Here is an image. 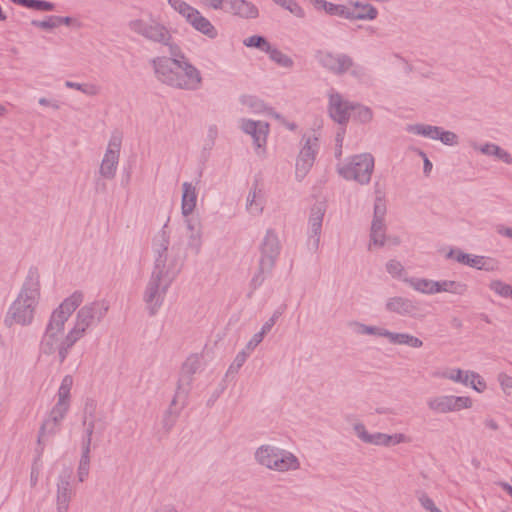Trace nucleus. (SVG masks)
Returning a JSON list of instances; mask_svg holds the SVG:
<instances>
[{
    "label": "nucleus",
    "mask_w": 512,
    "mask_h": 512,
    "mask_svg": "<svg viewBox=\"0 0 512 512\" xmlns=\"http://www.w3.org/2000/svg\"><path fill=\"white\" fill-rule=\"evenodd\" d=\"M83 302V292L75 291L52 311L40 343L44 354H56L63 362L71 348L108 313L109 303L104 299Z\"/></svg>",
    "instance_id": "nucleus-1"
},
{
    "label": "nucleus",
    "mask_w": 512,
    "mask_h": 512,
    "mask_svg": "<svg viewBox=\"0 0 512 512\" xmlns=\"http://www.w3.org/2000/svg\"><path fill=\"white\" fill-rule=\"evenodd\" d=\"M41 299V275L37 269L31 268L5 313L4 325L8 328L31 326L36 319Z\"/></svg>",
    "instance_id": "nucleus-2"
},
{
    "label": "nucleus",
    "mask_w": 512,
    "mask_h": 512,
    "mask_svg": "<svg viewBox=\"0 0 512 512\" xmlns=\"http://www.w3.org/2000/svg\"><path fill=\"white\" fill-rule=\"evenodd\" d=\"M152 65L157 79L166 85L188 91L201 87V72L183 55L179 58L157 57Z\"/></svg>",
    "instance_id": "nucleus-3"
},
{
    "label": "nucleus",
    "mask_w": 512,
    "mask_h": 512,
    "mask_svg": "<svg viewBox=\"0 0 512 512\" xmlns=\"http://www.w3.org/2000/svg\"><path fill=\"white\" fill-rule=\"evenodd\" d=\"M154 262L150 276L172 284L184 265L179 247L170 246L169 236L162 232L153 242Z\"/></svg>",
    "instance_id": "nucleus-4"
},
{
    "label": "nucleus",
    "mask_w": 512,
    "mask_h": 512,
    "mask_svg": "<svg viewBox=\"0 0 512 512\" xmlns=\"http://www.w3.org/2000/svg\"><path fill=\"white\" fill-rule=\"evenodd\" d=\"M253 457L258 466L271 472L293 473L302 468V462L295 453L271 443L259 445Z\"/></svg>",
    "instance_id": "nucleus-5"
},
{
    "label": "nucleus",
    "mask_w": 512,
    "mask_h": 512,
    "mask_svg": "<svg viewBox=\"0 0 512 512\" xmlns=\"http://www.w3.org/2000/svg\"><path fill=\"white\" fill-rule=\"evenodd\" d=\"M387 206L382 196H377L374 201L373 218L369 232L368 249L370 251L383 247H397L401 244L398 235L387 234L385 217Z\"/></svg>",
    "instance_id": "nucleus-6"
},
{
    "label": "nucleus",
    "mask_w": 512,
    "mask_h": 512,
    "mask_svg": "<svg viewBox=\"0 0 512 512\" xmlns=\"http://www.w3.org/2000/svg\"><path fill=\"white\" fill-rule=\"evenodd\" d=\"M169 7L177 13L194 31L209 40L219 36V30L198 8L186 0H167Z\"/></svg>",
    "instance_id": "nucleus-7"
},
{
    "label": "nucleus",
    "mask_w": 512,
    "mask_h": 512,
    "mask_svg": "<svg viewBox=\"0 0 512 512\" xmlns=\"http://www.w3.org/2000/svg\"><path fill=\"white\" fill-rule=\"evenodd\" d=\"M131 32L149 41L168 44L171 40L169 29L152 13H145L128 23Z\"/></svg>",
    "instance_id": "nucleus-8"
},
{
    "label": "nucleus",
    "mask_w": 512,
    "mask_h": 512,
    "mask_svg": "<svg viewBox=\"0 0 512 512\" xmlns=\"http://www.w3.org/2000/svg\"><path fill=\"white\" fill-rule=\"evenodd\" d=\"M375 160L370 153L353 155L345 163L337 166L338 174L346 180H353L361 185L370 182Z\"/></svg>",
    "instance_id": "nucleus-9"
},
{
    "label": "nucleus",
    "mask_w": 512,
    "mask_h": 512,
    "mask_svg": "<svg viewBox=\"0 0 512 512\" xmlns=\"http://www.w3.org/2000/svg\"><path fill=\"white\" fill-rule=\"evenodd\" d=\"M352 429L355 436L362 443L368 445L391 448L398 445L410 444L412 442V438L403 432H396L393 434L369 432L365 424L360 421L354 423Z\"/></svg>",
    "instance_id": "nucleus-10"
},
{
    "label": "nucleus",
    "mask_w": 512,
    "mask_h": 512,
    "mask_svg": "<svg viewBox=\"0 0 512 512\" xmlns=\"http://www.w3.org/2000/svg\"><path fill=\"white\" fill-rule=\"evenodd\" d=\"M426 405L434 414H449L472 409L474 401L467 395L438 394L429 397Z\"/></svg>",
    "instance_id": "nucleus-11"
},
{
    "label": "nucleus",
    "mask_w": 512,
    "mask_h": 512,
    "mask_svg": "<svg viewBox=\"0 0 512 512\" xmlns=\"http://www.w3.org/2000/svg\"><path fill=\"white\" fill-rule=\"evenodd\" d=\"M172 284L149 276L142 293V301L149 315H156L164 304L166 294Z\"/></svg>",
    "instance_id": "nucleus-12"
},
{
    "label": "nucleus",
    "mask_w": 512,
    "mask_h": 512,
    "mask_svg": "<svg viewBox=\"0 0 512 512\" xmlns=\"http://www.w3.org/2000/svg\"><path fill=\"white\" fill-rule=\"evenodd\" d=\"M438 376L453 383L468 386L477 393L485 392L488 387L483 376L473 370H464L457 367L446 368Z\"/></svg>",
    "instance_id": "nucleus-13"
},
{
    "label": "nucleus",
    "mask_w": 512,
    "mask_h": 512,
    "mask_svg": "<svg viewBox=\"0 0 512 512\" xmlns=\"http://www.w3.org/2000/svg\"><path fill=\"white\" fill-rule=\"evenodd\" d=\"M327 98V112L329 117L339 125H347L352 115L354 102L345 98L335 89L328 91Z\"/></svg>",
    "instance_id": "nucleus-14"
},
{
    "label": "nucleus",
    "mask_w": 512,
    "mask_h": 512,
    "mask_svg": "<svg viewBox=\"0 0 512 512\" xmlns=\"http://www.w3.org/2000/svg\"><path fill=\"white\" fill-rule=\"evenodd\" d=\"M445 257L468 267L487 272L496 271L499 267L498 261L492 257L465 253L460 249H450Z\"/></svg>",
    "instance_id": "nucleus-15"
},
{
    "label": "nucleus",
    "mask_w": 512,
    "mask_h": 512,
    "mask_svg": "<svg viewBox=\"0 0 512 512\" xmlns=\"http://www.w3.org/2000/svg\"><path fill=\"white\" fill-rule=\"evenodd\" d=\"M121 145L122 136L119 133L113 134L99 167L101 177L108 180L115 177L119 164Z\"/></svg>",
    "instance_id": "nucleus-16"
},
{
    "label": "nucleus",
    "mask_w": 512,
    "mask_h": 512,
    "mask_svg": "<svg viewBox=\"0 0 512 512\" xmlns=\"http://www.w3.org/2000/svg\"><path fill=\"white\" fill-rule=\"evenodd\" d=\"M208 8L212 10H225L243 19H255L259 16L258 7L248 0H213L209 3Z\"/></svg>",
    "instance_id": "nucleus-17"
},
{
    "label": "nucleus",
    "mask_w": 512,
    "mask_h": 512,
    "mask_svg": "<svg viewBox=\"0 0 512 512\" xmlns=\"http://www.w3.org/2000/svg\"><path fill=\"white\" fill-rule=\"evenodd\" d=\"M280 241L273 230H267L260 246V271L269 273L273 269L280 254Z\"/></svg>",
    "instance_id": "nucleus-18"
},
{
    "label": "nucleus",
    "mask_w": 512,
    "mask_h": 512,
    "mask_svg": "<svg viewBox=\"0 0 512 512\" xmlns=\"http://www.w3.org/2000/svg\"><path fill=\"white\" fill-rule=\"evenodd\" d=\"M185 227V248L198 255L204 244V231L202 222L192 216L183 217Z\"/></svg>",
    "instance_id": "nucleus-19"
},
{
    "label": "nucleus",
    "mask_w": 512,
    "mask_h": 512,
    "mask_svg": "<svg viewBox=\"0 0 512 512\" xmlns=\"http://www.w3.org/2000/svg\"><path fill=\"white\" fill-rule=\"evenodd\" d=\"M75 492L71 483L70 471L60 475L56 482L55 509L56 512H69L70 503Z\"/></svg>",
    "instance_id": "nucleus-20"
},
{
    "label": "nucleus",
    "mask_w": 512,
    "mask_h": 512,
    "mask_svg": "<svg viewBox=\"0 0 512 512\" xmlns=\"http://www.w3.org/2000/svg\"><path fill=\"white\" fill-rule=\"evenodd\" d=\"M324 215L325 209L323 206L316 205L311 208L308 218L307 244L313 250H317L320 245Z\"/></svg>",
    "instance_id": "nucleus-21"
},
{
    "label": "nucleus",
    "mask_w": 512,
    "mask_h": 512,
    "mask_svg": "<svg viewBox=\"0 0 512 512\" xmlns=\"http://www.w3.org/2000/svg\"><path fill=\"white\" fill-rule=\"evenodd\" d=\"M265 207V189L262 184L254 182L245 199V210L252 217H260L264 213Z\"/></svg>",
    "instance_id": "nucleus-22"
},
{
    "label": "nucleus",
    "mask_w": 512,
    "mask_h": 512,
    "mask_svg": "<svg viewBox=\"0 0 512 512\" xmlns=\"http://www.w3.org/2000/svg\"><path fill=\"white\" fill-rule=\"evenodd\" d=\"M317 57L324 68L336 74L345 73L352 66L351 59L344 54L320 51Z\"/></svg>",
    "instance_id": "nucleus-23"
},
{
    "label": "nucleus",
    "mask_w": 512,
    "mask_h": 512,
    "mask_svg": "<svg viewBox=\"0 0 512 512\" xmlns=\"http://www.w3.org/2000/svg\"><path fill=\"white\" fill-rule=\"evenodd\" d=\"M68 411L69 408L60 404H54L49 413V417L44 421L40 429L38 437L39 442H42L46 435H53L58 431L60 423L64 420Z\"/></svg>",
    "instance_id": "nucleus-24"
},
{
    "label": "nucleus",
    "mask_w": 512,
    "mask_h": 512,
    "mask_svg": "<svg viewBox=\"0 0 512 512\" xmlns=\"http://www.w3.org/2000/svg\"><path fill=\"white\" fill-rule=\"evenodd\" d=\"M385 311L403 317H415L417 314L416 304L404 296L388 297L384 304Z\"/></svg>",
    "instance_id": "nucleus-25"
},
{
    "label": "nucleus",
    "mask_w": 512,
    "mask_h": 512,
    "mask_svg": "<svg viewBox=\"0 0 512 512\" xmlns=\"http://www.w3.org/2000/svg\"><path fill=\"white\" fill-rule=\"evenodd\" d=\"M198 186L196 183L185 181L181 184V215L192 216L198 204Z\"/></svg>",
    "instance_id": "nucleus-26"
},
{
    "label": "nucleus",
    "mask_w": 512,
    "mask_h": 512,
    "mask_svg": "<svg viewBox=\"0 0 512 512\" xmlns=\"http://www.w3.org/2000/svg\"><path fill=\"white\" fill-rule=\"evenodd\" d=\"M383 339L391 345L408 346L413 349H420L423 347V341L407 332L391 331L385 327Z\"/></svg>",
    "instance_id": "nucleus-27"
},
{
    "label": "nucleus",
    "mask_w": 512,
    "mask_h": 512,
    "mask_svg": "<svg viewBox=\"0 0 512 512\" xmlns=\"http://www.w3.org/2000/svg\"><path fill=\"white\" fill-rule=\"evenodd\" d=\"M203 366V356L201 354L189 355L181 366L179 376V387L181 385H189L194 374L199 372Z\"/></svg>",
    "instance_id": "nucleus-28"
},
{
    "label": "nucleus",
    "mask_w": 512,
    "mask_h": 512,
    "mask_svg": "<svg viewBox=\"0 0 512 512\" xmlns=\"http://www.w3.org/2000/svg\"><path fill=\"white\" fill-rule=\"evenodd\" d=\"M346 9V19L349 20H374L378 15L374 6L359 1L346 5Z\"/></svg>",
    "instance_id": "nucleus-29"
},
{
    "label": "nucleus",
    "mask_w": 512,
    "mask_h": 512,
    "mask_svg": "<svg viewBox=\"0 0 512 512\" xmlns=\"http://www.w3.org/2000/svg\"><path fill=\"white\" fill-rule=\"evenodd\" d=\"M98 421L97 403L92 399H87L83 406L82 422L86 433V439L92 441V434L96 429Z\"/></svg>",
    "instance_id": "nucleus-30"
},
{
    "label": "nucleus",
    "mask_w": 512,
    "mask_h": 512,
    "mask_svg": "<svg viewBox=\"0 0 512 512\" xmlns=\"http://www.w3.org/2000/svg\"><path fill=\"white\" fill-rule=\"evenodd\" d=\"M437 294H449L452 296L463 297L468 293V285L456 279H438Z\"/></svg>",
    "instance_id": "nucleus-31"
},
{
    "label": "nucleus",
    "mask_w": 512,
    "mask_h": 512,
    "mask_svg": "<svg viewBox=\"0 0 512 512\" xmlns=\"http://www.w3.org/2000/svg\"><path fill=\"white\" fill-rule=\"evenodd\" d=\"M406 284L415 292L433 296L437 295V280L426 277H411L406 280Z\"/></svg>",
    "instance_id": "nucleus-32"
},
{
    "label": "nucleus",
    "mask_w": 512,
    "mask_h": 512,
    "mask_svg": "<svg viewBox=\"0 0 512 512\" xmlns=\"http://www.w3.org/2000/svg\"><path fill=\"white\" fill-rule=\"evenodd\" d=\"M267 116L269 118V121L246 120L244 122L245 128H268L271 125L286 126L288 128H294V126L291 125L281 114H279L271 109H267Z\"/></svg>",
    "instance_id": "nucleus-33"
},
{
    "label": "nucleus",
    "mask_w": 512,
    "mask_h": 512,
    "mask_svg": "<svg viewBox=\"0 0 512 512\" xmlns=\"http://www.w3.org/2000/svg\"><path fill=\"white\" fill-rule=\"evenodd\" d=\"M473 147L482 154L492 156L505 164L512 163V156L510 153L494 143L474 144Z\"/></svg>",
    "instance_id": "nucleus-34"
},
{
    "label": "nucleus",
    "mask_w": 512,
    "mask_h": 512,
    "mask_svg": "<svg viewBox=\"0 0 512 512\" xmlns=\"http://www.w3.org/2000/svg\"><path fill=\"white\" fill-rule=\"evenodd\" d=\"M315 159L313 154L299 152L295 163V178L297 181L301 182L307 177L314 165Z\"/></svg>",
    "instance_id": "nucleus-35"
},
{
    "label": "nucleus",
    "mask_w": 512,
    "mask_h": 512,
    "mask_svg": "<svg viewBox=\"0 0 512 512\" xmlns=\"http://www.w3.org/2000/svg\"><path fill=\"white\" fill-rule=\"evenodd\" d=\"M349 328L351 331L358 336H373L376 338L383 339L384 334V326H377V325H368L361 321H350L348 323Z\"/></svg>",
    "instance_id": "nucleus-36"
},
{
    "label": "nucleus",
    "mask_w": 512,
    "mask_h": 512,
    "mask_svg": "<svg viewBox=\"0 0 512 512\" xmlns=\"http://www.w3.org/2000/svg\"><path fill=\"white\" fill-rule=\"evenodd\" d=\"M417 132L426 138L439 140L444 145L453 146L458 143V136L451 130H417Z\"/></svg>",
    "instance_id": "nucleus-37"
},
{
    "label": "nucleus",
    "mask_w": 512,
    "mask_h": 512,
    "mask_svg": "<svg viewBox=\"0 0 512 512\" xmlns=\"http://www.w3.org/2000/svg\"><path fill=\"white\" fill-rule=\"evenodd\" d=\"M73 378L70 375H66L58 388L56 393V404L63 405L70 409L71 406V390L73 387Z\"/></svg>",
    "instance_id": "nucleus-38"
},
{
    "label": "nucleus",
    "mask_w": 512,
    "mask_h": 512,
    "mask_svg": "<svg viewBox=\"0 0 512 512\" xmlns=\"http://www.w3.org/2000/svg\"><path fill=\"white\" fill-rule=\"evenodd\" d=\"M73 378L70 375H66L58 388L56 393V404L63 405L70 409L71 406V390L73 387Z\"/></svg>",
    "instance_id": "nucleus-39"
},
{
    "label": "nucleus",
    "mask_w": 512,
    "mask_h": 512,
    "mask_svg": "<svg viewBox=\"0 0 512 512\" xmlns=\"http://www.w3.org/2000/svg\"><path fill=\"white\" fill-rule=\"evenodd\" d=\"M317 11H324L332 16H339L346 19V5L334 4L326 0H309Z\"/></svg>",
    "instance_id": "nucleus-40"
},
{
    "label": "nucleus",
    "mask_w": 512,
    "mask_h": 512,
    "mask_svg": "<svg viewBox=\"0 0 512 512\" xmlns=\"http://www.w3.org/2000/svg\"><path fill=\"white\" fill-rule=\"evenodd\" d=\"M90 440H85L82 446V455L77 468V478L79 482H84L90 471Z\"/></svg>",
    "instance_id": "nucleus-41"
},
{
    "label": "nucleus",
    "mask_w": 512,
    "mask_h": 512,
    "mask_svg": "<svg viewBox=\"0 0 512 512\" xmlns=\"http://www.w3.org/2000/svg\"><path fill=\"white\" fill-rule=\"evenodd\" d=\"M238 102L242 108L252 113H260L266 110L264 101L256 95L242 94L239 96Z\"/></svg>",
    "instance_id": "nucleus-42"
},
{
    "label": "nucleus",
    "mask_w": 512,
    "mask_h": 512,
    "mask_svg": "<svg viewBox=\"0 0 512 512\" xmlns=\"http://www.w3.org/2000/svg\"><path fill=\"white\" fill-rule=\"evenodd\" d=\"M372 119V111L360 103L354 102L350 120L356 125H366Z\"/></svg>",
    "instance_id": "nucleus-43"
},
{
    "label": "nucleus",
    "mask_w": 512,
    "mask_h": 512,
    "mask_svg": "<svg viewBox=\"0 0 512 512\" xmlns=\"http://www.w3.org/2000/svg\"><path fill=\"white\" fill-rule=\"evenodd\" d=\"M386 272L393 278L400 280L406 284L407 279H411L408 276V273L404 267V265L396 259H390L385 264Z\"/></svg>",
    "instance_id": "nucleus-44"
},
{
    "label": "nucleus",
    "mask_w": 512,
    "mask_h": 512,
    "mask_svg": "<svg viewBox=\"0 0 512 512\" xmlns=\"http://www.w3.org/2000/svg\"><path fill=\"white\" fill-rule=\"evenodd\" d=\"M249 140L252 141L257 154H263L267 143V130H244Z\"/></svg>",
    "instance_id": "nucleus-45"
},
{
    "label": "nucleus",
    "mask_w": 512,
    "mask_h": 512,
    "mask_svg": "<svg viewBox=\"0 0 512 512\" xmlns=\"http://www.w3.org/2000/svg\"><path fill=\"white\" fill-rule=\"evenodd\" d=\"M302 141L303 144L300 151L307 154H313L316 158V154L319 149V135L316 133V130H312L309 133L304 134Z\"/></svg>",
    "instance_id": "nucleus-46"
},
{
    "label": "nucleus",
    "mask_w": 512,
    "mask_h": 512,
    "mask_svg": "<svg viewBox=\"0 0 512 512\" xmlns=\"http://www.w3.org/2000/svg\"><path fill=\"white\" fill-rule=\"evenodd\" d=\"M268 56L271 61H273L274 63H276L278 66H280L282 68L290 69L294 65L292 58L290 56H288L287 54H285L284 52H282L281 50H279L274 45L268 52Z\"/></svg>",
    "instance_id": "nucleus-47"
},
{
    "label": "nucleus",
    "mask_w": 512,
    "mask_h": 512,
    "mask_svg": "<svg viewBox=\"0 0 512 512\" xmlns=\"http://www.w3.org/2000/svg\"><path fill=\"white\" fill-rule=\"evenodd\" d=\"M243 45L249 48H257L268 54L272 48V44L264 37L252 35L243 40Z\"/></svg>",
    "instance_id": "nucleus-48"
},
{
    "label": "nucleus",
    "mask_w": 512,
    "mask_h": 512,
    "mask_svg": "<svg viewBox=\"0 0 512 512\" xmlns=\"http://www.w3.org/2000/svg\"><path fill=\"white\" fill-rule=\"evenodd\" d=\"M14 4H18L30 9L38 10V11H52L54 9V4L47 1L42 0H10Z\"/></svg>",
    "instance_id": "nucleus-49"
},
{
    "label": "nucleus",
    "mask_w": 512,
    "mask_h": 512,
    "mask_svg": "<svg viewBox=\"0 0 512 512\" xmlns=\"http://www.w3.org/2000/svg\"><path fill=\"white\" fill-rule=\"evenodd\" d=\"M489 289L502 298H510L512 286L500 279H493L488 284Z\"/></svg>",
    "instance_id": "nucleus-50"
},
{
    "label": "nucleus",
    "mask_w": 512,
    "mask_h": 512,
    "mask_svg": "<svg viewBox=\"0 0 512 512\" xmlns=\"http://www.w3.org/2000/svg\"><path fill=\"white\" fill-rule=\"evenodd\" d=\"M274 2L297 18L305 17L304 9L295 0H274Z\"/></svg>",
    "instance_id": "nucleus-51"
},
{
    "label": "nucleus",
    "mask_w": 512,
    "mask_h": 512,
    "mask_svg": "<svg viewBox=\"0 0 512 512\" xmlns=\"http://www.w3.org/2000/svg\"><path fill=\"white\" fill-rule=\"evenodd\" d=\"M497 382L501 392L506 397H510L512 395V375L506 372H500L497 374Z\"/></svg>",
    "instance_id": "nucleus-52"
},
{
    "label": "nucleus",
    "mask_w": 512,
    "mask_h": 512,
    "mask_svg": "<svg viewBox=\"0 0 512 512\" xmlns=\"http://www.w3.org/2000/svg\"><path fill=\"white\" fill-rule=\"evenodd\" d=\"M80 92L88 97H95L101 93V86L93 82H83L80 85Z\"/></svg>",
    "instance_id": "nucleus-53"
},
{
    "label": "nucleus",
    "mask_w": 512,
    "mask_h": 512,
    "mask_svg": "<svg viewBox=\"0 0 512 512\" xmlns=\"http://www.w3.org/2000/svg\"><path fill=\"white\" fill-rule=\"evenodd\" d=\"M38 104L43 108H48L53 111H58L61 109V102L52 97H40L38 99Z\"/></svg>",
    "instance_id": "nucleus-54"
},
{
    "label": "nucleus",
    "mask_w": 512,
    "mask_h": 512,
    "mask_svg": "<svg viewBox=\"0 0 512 512\" xmlns=\"http://www.w3.org/2000/svg\"><path fill=\"white\" fill-rule=\"evenodd\" d=\"M421 506L428 512H442L440 508L436 506L433 499L430 498L427 494H422L418 498Z\"/></svg>",
    "instance_id": "nucleus-55"
},
{
    "label": "nucleus",
    "mask_w": 512,
    "mask_h": 512,
    "mask_svg": "<svg viewBox=\"0 0 512 512\" xmlns=\"http://www.w3.org/2000/svg\"><path fill=\"white\" fill-rule=\"evenodd\" d=\"M57 21V16H49L42 21H33V25L44 30H52L58 27Z\"/></svg>",
    "instance_id": "nucleus-56"
},
{
    "label": "nucleus",
    "mask_w": 512,
    "mask_h": 512,
    "mask_svg": "<svg viewBox=\"0 0 512 512\" xmlns=\"http://www.w3.org/2000/svg\"><path fill=\"white\" fill-rule=\"evenodd\" d=\"M264 337L260 332L254 334L247 342L245 349L251 353L263 341Z\"/></svg>",
    "instance_id": "nucleus-57"
},
{
    "label": "nucleus",
    "mask_w": 512,
    "mask_h": 512,
    "mask_svg": "<svg viewBox=\"0 0 512 512\" xmlns=\"http://www.w3.org/2000/svg\"><path fill=\"white\" fill-rule=\"evenodd\" d=\"M249 354H250V352H248L246 349L241 351V352H239L236 355V357L234 359V362L231 365L230 369H233L235 367L236 370H238L245 363V361L247 360Z\"/></svg>",
    "instance_id": "nucleus-58"
},
{
    "label": "nucleus",
    "mask_w": 512,
    "mask_h": 512,
    "mask_svg": "<svg viewBox=\"0 0 512 512\" xmlns=\"http://www.w3.org/2000/svg\"><path fill=\"white\" fill-rule=\"evenodd\" d=\"M343 140H344V131H338L335 136V143H336L335 156L337 158H340L342 156Z\"/></svg>",
    "instance_id": "nucleus-59"
},
{
    "label": "nucleus",
    "mask_w": 512,
    "mask_h": 512,
    "mask_svg": "<svg viewBox=\"0 0 512 512\" xmlns=\"http://www.w3.org/2000/svg\"><path fill=\"white\" fill-rule=\"evenodd\" d=\"M278 319V315L277 314H274L269 320H267L261 330L259 331L262 335H266L267 333H269L272 329V327L275 325L276 321Z\"/></svg>",
    "instance_id": "nucleus-60"
},
{
    "label": "nucleus",
    "mask_w": 512,
    "mask_h": 512,
    "mask_svg": "<svg viewBox=\"0 0 512 512\" xmlns=\"http://www.w3.org/2000/svg\"><path fill=\"white\" fill-rule=\"evenodd\" d=\"M419 155L423 159V173L426 176H429L431 171H432L433 165H432V163L430 162V160L428 159L427 155L424 152L419 151Z\"/></svg>",
    "instance_id": "nucleus-61"
},
{
    "label": "nucleus",
    "mask_w": 512,
    "mask_h": 512,
    "mask_svg": "<svg viewBox=\"0 0 512 512\" xmlns=\"http://www.w3.org/2000/svg\"><path fill=\"white\" fill-rule=\"evenodd\" d=\"M496 231L499 235L512 239V228L500 224L496 226Z\"/></svg>",
    "instance_id": "nucleus-62"
},
{
    "label": "nucleus",
    "mask_w": 512,
    "mask_h": 512,
    "mask_svg": "<svg viewBox=\"0 0 512 512\" xmlns=\"http://www.w3.org/2000/svg\"><path fill=\"white\" fill-rule=\"evenodd\" d=\"M484 425L487 429L496 431L499 429V425L496 420L494 419H486L484 422Z\"/></svg>",
    "instance_id": "nucleus-63"
},
{
    "label": "nucleus",
    "mask_w": 512,
    "mask_h": 512,
    "mask_svg": "<svg viewBox=\"0 0 512 512\" xmlns=\"http://www.w3.org/2000/svg\"><path fill=\"white\" fill-rule=\"evenodd\" d=\"M498 485L512 498V486L506 482H499Z\"/></svg>",
    "instance_id": "nucleus-64"
}]
</instances>
